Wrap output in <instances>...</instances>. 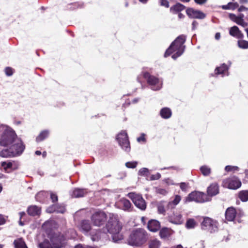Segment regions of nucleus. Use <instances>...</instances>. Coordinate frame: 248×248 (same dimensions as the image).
Here are the masks:
<instances>
[{
  "instance_id": "58836bf2",
  "label": "nucleus",
  "mask_w": 248,
  "mask_h": 248,
  "mask_svg": "<svg viewBox=\"0 0 248 248\" xmlns=\"http://www.w3.org/2000/svg\"><path fill=\"white\" fill-rule=\"evenodd\" d=\"M149 174V170L148 169L143 168L139 171V174L141 176H147Z\"/></svg>"
},
{
  "instance_id": "6e6552de",
  "label": "nucleus",
  "mask_w": 248,
  "mask_h": 248,
  "mask_svg": "<svg viewBox=\"0 0 248 248\" xmlns=\"http://www.w3.org/2000/svg\"><path fill=\"white\" fill-rule=\"evenodd\" d=\"M201 227L202 230L208 231L210 232H215L217 230V224L216 221L210 217H204L202 222Z\"/></svg>"
},
{
  "instance_id": "cd10ccee",
  "label": "nucleus",
  "mask_w": 248,
  "mask_h": 248,
  "mask_svg": "<svg viewBox=\"0 0 248 248\" xmlns=\"http://www.w3.org/2000/svg\"><path fill=\"white\" fill-rule=\"evenodd\" d=\"M228 67L225 64H223L220 67L216 68L215 73L216 74H224L225 75L227 73Z\"/></svg>"
},
{
  "instance_id": "0e129e2a",
  "label": "nucleus",
  "mask_w": 248,
  "mask_h": 248,
  "mask_svg": "<svg viewBox=\"0 0 248 248\" xmlns=\"http://www.w3.org/2000/svg\"><path fill=\"white\" fill-rule=\"evenodd\" d=\"M173 248H183V246L181 245H178L177 246L174 247Z\"/></svg>"
},
{
  "instance_id": "052dcab7",
  "label": "nucleus",
  "mask_w": 248,
  "mask_h": 248,
  "mask_svg": "<svg viewBox=\"0 0 248 248\" xmlns=\"http://www.w3.org/2000/svg\"><path fill=\"white\" fill-rule=\"evenodd\" d=\"M74 248H85V246H83L79 244L75 246Z\"/></svg>"
},
{
  "instance_id": "4d7b16f0",
  "label": "nucleus",
  "mask_w": 248,
  "mask_h": 248,
  "mask_svg": "<svg viewBox=\"0 0 248 248\" xmlns=\"http://www.w3.org/2000/svg\"><path fill=\"white\" fill-rule=\"evenodd\" d=\"M197 25H198V23L196 21H193L192 23V29H195V28L196 27Z\"/></svg>"
},
{
  "instance_id": "09e8293b",
  "label": "nucleus",
  "mask_w": 248,
  "mask_h": 248,
  "mask_svg": "<svg viewBox=\"0 0 248 248\" xmlns=\"http://www.w3.org/2000/svg\"><path fill=\"white\" fill-rule=\"evenodd\" d=\"M50 197L53 202L57 201L58 197L55 194L51 193Z\"/></svg>"
},
{
  "instance_id": "37998d69",
  "label": "nucleus",
  "mask_w": 248,
  "mask_h": 248,
  "mask_svg": "<svg viewBox=\"0 0 248 248\" xmlns=\"http://www.w3.org/2000/svg\"><path fill=\"white\" fill-rule=\"evenodd\" d=\"M160 4L161 6H164L166 8L169 7V2L167 0H159Z\"/></svg>"
},
{
  "instance_id": "a19ab883",
  "label": "nucleus",
  "mask_w": 248,
  "mask_h": 248,
  "mask_svg": "<svg viewBox=\"0 0 248 248\" xmlns=\"http://www.w3.org/2000/svg\"><path fill=\"white\" fill-rule=\"evenodd\" d=\"M157 210L159 214H164L165 213L164 206L162 203H160L158 205Z\"/></svg>"
},
{
  "instance_id": "c85d7f7f",
  "label": "nucleus",
  "mask_w": 248,
  "mask_h": 248,
  "mask_svg": "<svg viewBox=\"0 0 248 248\" xmlns=\"http://www.w3.org/2000/svg\"><path fill=\"white\" fill-rule=\"evenodd\" d=\"M14 245L16 248H28L24 241L21 238L15 240Z\"/></svg>"
},
{
  "instance_id": "6ab92c4d",
  "label": "nucleus",
  "mask_w": 248,
  "mask_h": 248,
  "mask_svg": "<svg viewBox=\"0 0 248 248\" xmlns=\"http://www.w3.org/2000/svg\"><path fill=\"white\" fill-rule=\"evenodd\" d=\"M27 212L30 216H39L41 214V208L36 205H31L28 207Z\"/></svg>"
},
{
  "instance_id": "ea45409f",
  "label": "nucleus",
  "mask_w": 248,
  "mask_h": 248,
  "mask_svg": "<svg viewBox=\"0 0 248 248\" xmlns=\"http://www.w3.org/2000/svg\"><path fill=\"white\" fill-rule=\"evenodd\" d=\"M237 24L241 25L243 27H246L247 25V23H246L242 18L239 17L236 19V22Z\"/></svg>"
},
{
  "instance_id": "dca6fc26",
  "label": "nucleus",
  "mask_w": 248,
  "mask_h": 248,
  "mask_svg": "<svg viewBox=\"0 0 248 248\" xmlns=\"http://www.w3.org/2000/svg\"><path fill=\"white\" fill-rule=\"evenodd\" d=\"M219 192V188L217 184L214 183L211 184L207 188V194L208 197L209 196H213L217 194Z\"/></svg>"
},
{
  "instance_id": "9d476101",
  "label": "nucleus",
  "mask_w": 248,
  "mask_h": 248,
  "mask_svg": "<svg viewBox=\"0 0 248 248\" xmlns=\"http://www.w3.org/2000/svg\"><path fill=\"white\" fill-rule=\"evenodd\" d=\"M222 185L226 188L237 189L241 186V182L237 178L233 177L224 180Z\"/></svg>"
},
{
  "instance_id": "79ce46f5",
  "label": "nucleus",
  "mask_w": 248,
  "mask_h": 248,
  "mask_svg": "<svg viewBox=\"0 0 248 248\" xmlns=\"http://www.w3.org/2000/svg\"><path fill=\"white\" fill-rule=\"evenodd\" d=\"M137 165V162L136 161L128 162L125 163L126 167L129 168H135Z\"/></svg>"
},
{
  "instance_id": "c9c22d12",
  "label": "nucleus",
  "mask_w": 248,
  "mask_h": 248,
  "mask_svg": "<svg viewBox=\"0 0 248 248\" xmlns=\"http://www.w3.org/2000/svg\"><path fill=\"white\" fill-rule=\"evenodd\" d=\"M64 240H65V238H64L63 236H62L61 237H59L57 239V240H56V244H57V241L58 242H60V245L58 244V246H55V247L56 248H61L62 246V244H63V243H62V241H63ZM55 239L54 238L52 239V240H51V241L53 243H54V244H55Z\"/></svg>"
},
{
  "instance_id": "680f3d73",
  "label": "nucleus",
  "mask_w": 248,
  "mask_h": 248,
  "mask_svg": "<svg viewBox=\"0 0 248 248\" xmlns=\"http://www.w3.org/2000/svg\"><path fill=\"white\" fill-rule=\"evenodd\" d=\"M178 17L179 18H182L184 17V16L182 14V13H178Z\"/></svg>"
},
{
  "instance_id": "e433bc0d",
  "label": "nucleus",
  "mask_w": 248,
  "mask_h": 248,
  "mask_svg": "<svg viewBox=\"0 0 248 248\" xmlns=\"http://www.w3.org/2000/svg\"><path fill=\"white\" fill-rule=\"evenodd\" d=\"M39 248H52L49 242L47 240H45L43 242L39 244Z\"/></svg>"
},
{
  "instance_id": "aec40b11",
  "label": "nucleus",
  "mask_w": 248,
  "mask_h": 248,
  "mask_svg": "<svg viewBox=\"0 0 248 248\" xmlns=\"http://www.w3.org/2000/svg\"><path fill=\"white\" fill-rule=\"evenodd\" d=\"M65 211V209L63 206L57 205H53L46 209V211L48 213L56 212L59 213H63Z\"/></svg>"
},
{
  "instance_id": "f3484780",
  "label": "nucleus",
  "mask_w": 248,
  "mask_h": 248,
  "mask_svg": "<svg viewBox=\"0 0 248 248\" xmlns=\"http://www.w3.org/2000/svg\"><path fill=\"white\" fill-rule=\"evenodd\" d=\"M174 233V231L170 228L164 227L159 232V235L162 239H166Z\"/></svg>"
},
{
  "instance_id": "b1692460",
  "label": "nucleus",
  "mask_w": 248,
  "mask_h": 248,
  "mask_svg": "<svg viewBox=\"0 0 248 248\" xmlns=\"http://www.w3.org/2000/svg\"><path fill=\"white\" fill-rule=\"evenodd\" d=\"M185 9V6L180 3H177L170 8V12L172 14L180 13Z\"/></svg>"
},
{
  "instance_id": "bf43d9fd",
  "label": "nucleus",
  "mask_w": 248,
  "mask_h": 248,
  "mask_svg": "<svg viewBox=\"0 0 248 248\" xmlns=\"http://www.w3.org/2000/svg\"><path fill=\"white\" fill-rule=\"evenodd\" d=\"M248 9L244 6H241L239 8V11H243L244 10H247Z\"/></svg>"
},
{
  "instance_id": "393cba45",
  "label": "nucleus",
  "mask_w": 248,
  "mask_h": 248,
  "mask_svg": "<svg viewBox=\"0 0 248 248\" xmlns=\"http://www.w3.org/2000/svg\"><path fill=\"white\" fill-rule=\"evenodd\" d=\"M91 228V226L88 220H83L81 222L80 226V229L81 231L87 232Z\"/></svg>"
},
{
  "instance_id": "5701e85b",
  "label": "nucleus",
  "mask_w": 248,
  "mask_h": 248,
  "mask_svg": "<svg viewBox=\"0 0 248 248\" xmlns=\"http://www.w3.org/2000/svg\"><path fill=\"white\" fill-rule=\"evenodd\" d=\"M87 193L86 189L75 188L73 190L71 196L74 198H79L84 196Z\"/></svg>"
},
{
  "instance_id": "1a4fd4ad",
  "label": "nucleus",
  "mask_w": 248,
  "mask_h": 248,
  "mask_svg": "<svg viewBox=\"0 0 248 248\" xmlns=\"http://www.w3.org/2000/svg\"><path fill=\"white\" fill-rule=\"evenodd\" d=\"M127 195L138 208L142 210L146 209V205L145 201L141 195L133 192L128 193Z\"/></svg>"
},
{
  "instance_id": "a211bd4d",
  "label": "nucleus",
  "mask_w": 248,
  "mask_h": 248,
  "mask_svg": "<svg viewBox=\"0 0 248 248\" xmlns=\"http://www.w3.org/2000/svg\"><path fill=\"white\" fill-rule=\"evenodd\" d=\"M119 207L124 211H129L131 207V203L128 200L123 198L118 202Z\"/></svg>"
},
{
  "instance_id": "3c124183",
  "label": "nucleus",
  "mask_w": 248,
  "mask_h": 248,
  "mask_svg": "<svg viewBox=\"0 0 248 248\" xmlns=\"http://www.w3.org/2000/svg\"><path fill=\"white\" fill-rule=\"evenodd\" d=\"M160 177H161V175L159 173H157L155 175H152L151 176V179L152 180H157V179H159L160 178Z\"/></svg>"
},
{
  "instance_id": "4be33fe9",
  "label": "nucleus",
  "mask_w": 248,
  "mask_h": 248,
  "mask_svg": "<svg viewBox=\"0 0 248 248\" xmlns=\"http://www.w3.org/2000/svg\"><path fill=\"white\" fill-rule=\"evenodd\" d=\"M230 34L231 35L237 38H242L243 37V34L241 33L238 28L236 26L232 27L230 30Z\"/></svg>"
},
{
  "instance_id": "f257e3e1",
  "label": "nucleus",
  "mask_w": 248,
  "mask_h": 248,
  "mask_svg": "<svg viewBox=\"0 0 248 248\" xmlns=\"http://www.w3.org/2000/svg\"><path fill=\"white\" fill-rule=\"evenodd\" d=\"M0 144L9 146L8 149L1 151L0 155L4 157H14L21 155L25 149V146L20 139L16 138L15 132L7 128L0 139Z\"/></svg>"
},
{
  "instance_id": "4c0bfd02",
  "label": "nucleus",
  "mask_w": 248,
  "mask_h": 248,
  "mask_svg": "<svg viewBox=\"0 0 248 248\" xmlns=\"http://www.w3.org/2000/svg\"><path fill=\"white\" fill-rule=\"evenodd\" d=\"M238 6V4L229 3L227 5L223 6V8L225 9H234Z\"/></svg>"
},
{
  "instance_id": "f704fd0d",
  "label": "nucleus",
  "mask_w": 248,
  "mask_h": 248,
  "mask_svg": "<svg viewBox=\"0 0 248 248\" xmlns=\"http://www.w3.org/2000/svg\"><path fill=\"white\" fill-rule=\"evenodd\" d=\"M238 46L242 49L248 48V41L244 40H239L238 41Z\"/></svg>"
},
{
  "instance_id": "2f4dec72",
  "label": "nucleus",
  "mask_w": 248,
  "mask_h": 248,
  "mask_svg": "<svg viewBox=\"0 0 248 248\" xmlns=\"http://www.w3.org/2000/svg\"><path fill=\"white\" fill-rule=\"evenodd\" d=\"M196 222L192 218L188 219L186 223V226L187 229H193L196 226Z\"/></svg>"
},
{
  "instance_id": "7c9ffc66",
  "label": "nucleus",
  "mask_w": 248,
  "mask_h": 248,
  "mask_svg": "<svg viewBox=\"0 0 248 248\" xmlns=\"http://www.w3.org/2000/svg\"><path fill=\"white\" fill-rule=\"evenodd\" d=\"M239 197L243 202H247L248 200V191L243 190L239 192Z\"/></svg>"
},
{
  "instance_id": "a878e982",
  "label": "nucleus",
  "mask_w": 248,
  "mask_h": 248,
  "mask_svg": "<svg viewBox=\"0 0 248 248\" xmlns=\"http://www.w3.org/2000/svg\"><path fill=\"white\" fill-rule=\"evenodd\" d=\"M160 115L162 118L168 119L171 116V111L170 108H165L161 110Z\"/></svg>"
},
{
  "instance_id": "6e6d98bb",
  "label": "nucleus",
  "mask_w": 248,
  "mask_h": 248,
  "mask_svg": "<svg viewBox=\"0 0 248 248\" xmlns=\"http://www.w3.org/2000/svg\"><path fill=\"white\" fill-rule=\"evenodd\" d=\"M230 18L233 20V21H234L235 22H236V19L238 18L239 17H237L236 16H235V15H230Z\"/></svg>"
},
{
  "instance_id": "a18cd8bd",
  "label": "nucleus",
  "mask_w": 248,
  "mask_h": 248,
  "mask_svg": "<svg viewBox=\"0 0 248 248\" xmlns=\"http://www.w3.org/2000/svg\"><path fill=\"white\" fill-rule=\"evenodd\" d=\"M238 167L231 166H227L225 167V170L227 171H231L232 170H237Z\"/></svg>"
},
{
  "instance_id": "c03bdc74",
  "label": "nucleus",
  "mask_w": 248,
  "mask_h": 248,
  "mask_svg": "<svg viewBox=\"0 0 248 248\" xmlns=\"http://www.w3.org/2000/svg\"><path fill=\"white\" fill-rule=\"evenodd\" d=\"M5 72L6 75L10 76L13 74V69L10 67H7L5 69Z\"/></svg>"
},
{
  "instance_id": "4468645a",
  "label": "nucleus",
  "mask_w": 248,
  "mask_h": 248,
  "mask_svg": "<svg viewBox=\"0 0 248 248\" xmlns=\"http://www.w3.org/2000/svg\"><path fill=\"white\" fill-rule=\"evenodd\" d=\"M1 166L3 169L7 172H8V170H15L18 169V164L16 161L13 162H2L1 163Z\"/></svg>"
},
{
  "instance_id": "de8ad7c7",
  "label": "nucleus",
  "mask_w": 248,
  "mask_h": 248,
  "mask_svg": "<svg viewBox=\"0 0 248 248\" xmlns=\"http://www.w3.org/2000/svg\"><path fill=\"white\" fill-rule=\"evenodd\" d=\"M196 245H198V248H203L204 242L202 240H199L196 243Z\"/></svg>"
},
{
  "instance_id": "39448f33",
  "label": "nucleus",
  "mask_w": 248,
  "mask_h": 248,
  "mask_svg": "<svg viewBox=\"0 0 248 248\" xmlns=\"http://www.w3.org/2000/svg\"><path fill=\"white\" fill-rule=\"evenodd\" d=\"M210 198L208 197L205 194L196 191L190 193L186 198L185 202H187L194 201L197 202H203L210 201Z\"/></svg>"
},
{
  "instance_id": "f8f14e48",
  "label": "nucleus",
  "mask_w": 248,
  "mask_h": 248,
  "mask_svg": "<svg viewBox=\"0 0 248 248\" xmlns=\"http://www.w3.org/2000/svg\"><path fill=\"white\" fill-rule=\"evenodd\" d=\"M186 13L189 17L192 18L203 19L205 17V15L202 12L191 8H188Z\"/></svg>"
},
{
  "instance_id": "8fccbe9b",
  "label": "nucleus",
  "mask_w": 248,
  "mask_h": 248,
  "mask_svg": "<svg viewBox=\"0 0 248 248\" xmlns=\"http://www.w3.org/2000/svg\"><path fill=\"white\" fill-rule=\"evenodd\" d=\"M145 135L144 134H142L140 137H139L137 139V140L139 142H145V138L144 137Z\"/></svg>"
},
{
  "instance_id": "c756f323",
  "label": "nucleus",
  "mask_w": 248,
  "mask_h": 248,
  "mask_svg": "<svg viewBox=\"0 0 248 248\" xmlns=\"http://www.w3.org/2000/svg\"><path fill=\"white\" fill-rule=\"evenodd\" d=\"M149 248H160L161 246V242L155 239L151 240L148 243Z\"/></svg>"
},
{
  "instance_id": "5fc2aeb1",
  "label": "nucleus",
  "mask_w": 248,
  "mask_h": 248,
  "mask_svg": "<svg viewBox=\"0 0 248 248\" xmlns=\"http://www.w3.org/2000/svg\"><path fill=\"white\" fill-rule=\"evenodd\" d=\"M5 222V220L3 216L0 215V225L3 224Z\"/></svg>"
},
{
  "instance_id": "412c9836",
  "label": "nucleus",
  "mask_w": 248,
  "mask_h": 248,
  "mask_svg": "<svg viewBox=\"0 0 248 248\" xmlns=\"http://www.w3.org/2000/svg\"><path fill=\"white\" fill-rule=\"evenodd\" d=\"M225 216L226 219L228 221H232L236 216L235 209L232 207L228 208L226 211Z\"/></svg>"
},
{
  "instance_id": "20e7f679",
  "label": "nucleus",
  "mask_w": 248,
  "mask_h": 248,
  "mask_svg": "<svg viewBox=\"0 0 248 248\" xmlns=\"http://www.w3.org/2000/svg\"><path fill=\"white\" fill-rule=\"evenodd\" d=\"M146 240V234L145 231L141 229L133 231L130 234L128 243L132 246H140L142 245Z\"/></svg>"
},
{
  "instance_id": "e2e57ef3",
  "label": "nucleus",
  "mask_w": 248,
  "mask_h": 248,
  "mask_svg": "<svg viewBox=\"0 0 248 248\" xmlns=\"http://www.w3.org/2000/svg\"><path fill=\"white\" fill-rule=\"evenodd\" d=\"M25 215V212H20L19 213V215H20V219L23 216H24V215Z\"/></svg>"
},
{
  "instance_id": "72a5a7b5",
  "label": "nucleus",
  "mask_w": 248,
  "mask_h": 248,
  "mask_svg": "<svg viewBox=\"0 0 248 248\" xmlns=\"http://www.w3.org/2000/svg\"><path fill=\"white\" fill-rule=\"evenodd\" d=\"M200 170L202 174L204 176L209 175L211 173L210 168L206 166L201 167Z\"/></svg>"
},
{
  "instance_id": "49530a36",
  "label": "nucleus",
  "mask_w": 248,
  "mask_h": 248,
  "mask_svg": "<svg viewBox=\"0 0 248 248\" xmlns=\"http://www.w3.org/2000/svg\"><path fill=\"white\" fill-rule=\"evenodd\" d=\"M180 186L183 191H186L188 187V185L185 183H181L180 184Z\"/></svg>"
},
{
  "instance_id": "9b49d317",
  "label": "nucleus",
  "mask_w": 248,
  "mask_h": 248,
  "mask_svg": "<svg viewBox=\"0 0 248 248\" xmlns=\"http://www.w3.org/2000/svg\"><path fill=\"white\" fill-rule=\"evenodd\" d=\"M145 78L147 80L148 83L151 85L153 90H159L162 87V82L159 79L154 76H151L148 73L143 74Z\"/></svg>"
},
{
  "instance_id": "603ef678",
  "label": "nucleus",
  "mask_w": 248,
  "mask_h": 248,
  "mask_svg": "<svg viewBox=\"0 0 248 248\" xmlns=\"http://www.w3.org/2000/svg\"><path fill=\"white\" fill-rule=\"evenodd\" d=\"M157 193L162 194V195H166L167 193V191L164 189H158L157 191Z\"/></svg>"
},
{
  "instance_id": "864d4df0",
  "label": "nucleus",
  "mask_w": 248,
  "mask_h": 248,
  "mask_svg": "<svg viewBox=\"0 0 248 248\" xmlns=\"http://www.w3.org/2000/svg\"><path fill=\"white\" fill-rule=\"evenodd\" d=\"M195 2L199 4H202L206 2L207 0H194Z\"/></svg>"
},
{
  "instance_id": "bb28decb",
  "label": "nucleus",
  "mask_w": 248,
  "mask_h": 248,
  "mask_svg": "<svg viewBox=\"0 0 248 248\" xmlns=\"http://www.w3.org/2000/svg\"><path fill=\"white\" fill-rule=\"evenodd\" d=\"M181 200V198L179 195H176L175 196L174 199L171 202H169L168 205V208L171 209L174 208L175 206L179 203Z\"/></svg>"
},
{
  "instance_id": "423d86ee",
  "label": "nucleus",
  "mask_w": 248,
  "mask_h": 248,
  "mask_svg": "<svg viewBox=\"0 0 248 248\" xmlns=\"http://www.w3.org/2000/svg\"><path fill=\"white\" fill-rule=\"evenodd\" d=\"M107 218V214L102 211L95 212L91 216L93 224L96 226H100L104 224Z\"/></svg>"
},
{
  "instance_id": "13d9d810",
  "label": "nucleus",
  "mask_w": 248,
  "mask_h": 248,
  "mask_svg": "<svg viewBox=\"0 0 248 248\" xmlns=\"http://www.w3.org/2000/svg\"><path fill=\"white\" fill-rule=\"evenodd\" d=\"M220 37V34L219 32H217L215 34V38L217 40H218Z\"/></svg>"
},
{
  "instance_id": "338daca9",
  "label": "nucleus",
  "mask_w": 248,
  "mask_h": 248,
  "mask_svg": "<svg viewBox=\"0 0 248 248\" xmlns=\"http://www.w3.org/2000/svg\"><path fill=\"white\" fill-rule=\"evenodd\" d=\"M140 2L142 3H146L148 0H139Z\"/></svg>"
},
{
  "instance_id": "69168bd1",
  "label": "nucleus",
  "mask_w": 248,
  "mask_h": 248,
  "mask_svg": "<svg viewBox=\"0 0 248 248\" xmlns=\"http://www.w3.org/2000/svg\"><path fill=\"white\" fill-rule=\"evenodd\" d=\"M35 154L37 155H40L41 154V152L39 151H36L35 152Z\"/></svg>"
},
{
  "instance_id": "2eb2a0df",
  "label": "nucleus",
  "mask_w": 248,
  "mask_h": 248,
  "mask_svg": "<svg viewBox=\"0 0 248 248\" xmlns=\"http://www.w3.org/2000/svg\"><path fill=\"white\" fill-rule=\"evenodd\" d=\"M160 228V224L159 221L156 220H151L148 222V228L149 231L155 232Z\"/></svg>"
},
{
  "instance_id": "0eeeda50",
  "label": "nucleus",
  "mask_w": 248,
  "mask_h": 248,
  "mask_svg": "<svg viewBox=\"0 0 248 248\" xmlns=\"http://www.w3.org/2000/svg\"><path fill=\"white\" fill-rule=\"evenodd\" d=\"M118 141L121 148L126 152H129L130 150V143L128 139V136L125 131H122L117 136Z\"/></svg>"
},
{
  "instance_id": "ddd939ff",
  "label": "nucleus",
  "mask_w": 248,
  "mask_h": 248,
  "mask_svg": "<svg viewBox=\"0 0 248 248\" xmlns=\"http://www.w3.org/2000/svg\"><path fill=\"white\" fill-rule=\"evenodd\" d=\"M169 220L171 223L176 225L181 224L184 222L182 215L179 213H174L172 215L170 216Z\"/></svg>"
},
{
  "instance_id": "7ed1b4c3",
  "label": "nucleus",
  "mask_w": 248,
  "mask_h": 248,
  "mask_svg": "<svg viewBox=\"0 0 248 248\" xmlns=\"http://www.w3.org/2000/svg\"><path fill=\"white\" fill-rule=\"evenodd\" d=\"M185 41L186 37L185 36L180 35L178 36L166 50L164 57H167L173 53L174 54L172 55V59L175 60L180 56L185 50V46H184V44Z\"/></svg>"
},
{
  "instance_id": "473e14b6",
  "label": "nucleus",
  "mask_w": 248,
  "mask_h": 248,
  "mask_svg": "<svg viewBox=\"0 0 248 248\" xmlns=\"http://www.w3.org/2000/svg\"><path fill=\"white\" fill-rule=\"evenodd\" d=\"M48 135V132L47 131H42L39 135L36 138V141L37 142L41 141L44 140Z\"/></svg>"
},
{
  "instance_id": "774afa93",
  "label": "nucleus",
  "mask_w": 248,
  "mask_h": 248,
  "mask_svg": "<svg viewBox=\"0 0 248 248\" xmlns=\"http://www.w3.org/2000/svg\"><path fill=\"white\" fill-rule=\"evenodd\" d=\"M245 31L247 32V36H248V28L246 29H245Z\"/></svg>"
},
{
  "instance_id": "f03ea898",
  "label": "nucleus",
  "mask_w": 248,
  "mask_h": 248,
  "mask_svg": "<svg viewBox=\"0 0 248 248\" xmlns=\"http://www.w3.org/2000/svg\"><path fill=\"white\" fill-rule=\"evenodd\" d=\"M122 224L120 222L117 216L109 214V219L106 224L103 233L109 232L112 235L113 240L116 242L123 239V235L120 233L122 229Z\"/></svg>"
}]
</instances>
